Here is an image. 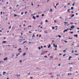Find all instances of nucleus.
I'll return each mask as SVG.
<instances>
[{"label": "nucleus", "mask_w": 79, "mask_h": 79, "mask_svg": "<svg viewBox=\"0 0 79 79\" xmlns=\"http://www.w3.org/2000/svg\"><path fill=\"white\" fill-rule=\"evenodd\" d=\"M44 34H47L48 33V31H44Z\"/></svg>", "instance_id": "obj_1"}, {"label": "nucleus", "mask_w": 79, "mask_h": 79, "mask_svg": "<svg viewBox=\"0 0 79 79\" xmlns=\"http://www.w3.org/2000/svg\"><path fill=\"white\" fill-rule=\"evenodd\" d=\"M71 29H73L74 28V26L72 25V26L71 27Z\"/></svg>", "instance_id": "obj_2"}, {"label": "nucleus", "mask_w": 79, "mask_h": 79, "mask_svg": "<svg viewBox=\"0 0 79 79\" xmlns=\"http://www.w3.org/2000/svg\"><path fill=\"white\" fill-rule=\"evenodd\" d=\"M8 60V58L7 57H6L3 60L4 61H5L6 60Z\"/></svg>", "instance_id": "obj_3"}, {"label": "nucleus", "mask_w": 79, "mask_h": 79, "mask_svg": "<svg viewBox=\"0 0 79 79\" xmlns=\"http://www.w3.org/2000/svg\"><path fill=\"white\" fill-rule=\"evenodd\" d=\"M68 30L67 29L65 30L64 31H63L64 33L65 32H67Z\"/></svg>", "instance_id": "obj_4"}, {"label": "nucleus", "mask_w": 79, "mask_h": 79, "mask_svg": "<svg viewBox=\"0 0 79 79\" xmlns=\"http://www.w3.org/2000/svg\"><path fill=\"white\" fill-rule=\"evenodd\" d=\"M52 9H50V10H49V12H52Z\"/></svg>", "instance_id": "obj_5"}, {"label": "nucleus", "mask_w": 79, "mask_h": 79, "mask_svg": "<svg viewBox=\"0 0 79 79\" xmlns=\"http://www.w3.org/2000/svg\"><path fill=\"white\" fill-rule=\"evenodd\" d=\"M71 10V9H68L67 10L69 12V13H70V11L69 10Z\"/></svg>", "instance_id": "obj_6"}, {"label": "nucleus", "mask_w": 79, "mask_h": 79, "mask_svg": "<svg viewBox=\"0 0 79 79\" xmlns=\"http://www.w3.org/2000/svg\"><path fill=\"white\" fill-rule=\"evenodd\" d=\"M26 42H27V41H25L23 43H22V44H24L25 43H26Z\"/></svg>", "instance_id": "obj_7"}, {"label": "nucleus", "mask_w": 79, "mask_h": 79, "mask_svg": "<svg viewBox=\"0 0 79 79\" xmlns=\"http://www.w3.org/2000/svg\"><path fill=\"white\" fill-rule=\"evenodd\" d=\"M5 74H6V72H3V76H4L5 75Z\"/></svg>", "instance_id": "obj_8"}, {"label": "nucleus", "mask_w": 79, "mask_h": 79, "mask_svg": "<svg viewBox=\"0 0 79 79\" xmlns=\"http://www.w3.org/2000/svg\"><path fill=\"white\" fill-rule=\"evenodd\" d=\"M71 58H72V57H71V56L69 57V58L68 59L69 60H70Z\"/></svg>", "instance_id": "obj_9"}, {"label": "nucleus", "mask_w": 79, "mask_h": 79, "mask_svg": "<svg viewBox=\"0 0 79 79\" xmlns=\"http://www.w3.org/2000/svg\"><path fill=\"white\" fill-rule=\"evenodd\" d=\"M70 24H71V25H72L73 24H74V23L73 22H71V23H70Z\"/></svg>", "instance_id": "obj_10"}, {"label": "nucleus", "mask_w": 79, "mask_h": 79, "mask_svg": "<svg viewBox=\"0 0 79 79\" xmlns=\"http://www.w3.org/2000/svg\"><path fill=\"white\" fill-rule=\"evenodd\" d=\"M74 9V7H72L71 8V10H73Z\"/></svg>", "instance_id": "obj_11"}, {"label": "nucleus", "mask_w": 79, "mask_h": 79, "mask_svg": "<svg viewBox=\"0 0 79 79\" xmlns=\"http://www.w3.org/2000/svg\"><path fill=\"white\" fill-rule=\"evenodd\" d=\"M26 55V53H24L23 54V56H25Z\"/></svg>", "instance_id": "obj_12"}, {"label": "nucleus", "mask_w": 79, "mask_h": 79, "mask_svg": "<svg viewBox=\"0 0 79 79\" xmlns=\"http://www.w3.org/2000/svg\"><path fill=\"white\" fill-rule=\"evenodd\" d=\"M34 19H35V17L34 16H33L32 17Z\"/></svg>", "instance_id": "obj_13"}, {"label": "nucleus", "mask_w": 79, "mask_h": 79, "mask_svg": "<svg viewBox=\"0 0 79 79\" xmlns=\"http://www.w3.org/2000/svg\"><path fill=\"white\" fill-rule=\"evenodd\" d=\"M6 42V41H2L3 44H4V43H5Z\"/></svg>", "instance_id": "obj_14"}, {"label": "nucleus", "mask_w": 79, "mask_h": 79, "mask_svg": "<svg viewBox=\"0 0 79 79\" xmlns=\"http://www.w3.org/2000/svg\"><path fill=\"white\" fill-rule=\"evenodd\" d=\"M64 23H65V25H66V24H68V22H64Z\"/></svg>", "instance_id": "obj_15"}, {"label": "nucleus", "mask_w": 79, "mask_h": 79, "mask_svg": "<svg viewBox=\"0 0 79 79\" xmlns=\"http://www.w3.org/2000/svg\"><path fill=\"white\" fill-rule=\"evenodd\" d=\"M74 37H77V35H74Z\"/></svg>", "instance_id": "obj_16"}, {"label": "nucleus", "mask_w": 79, "mask_h": 79, "mask_svg": "<svg viewBox=\"0 0 79 79\" xmlns=\"http://www.w3.org/2000/svg\"><path fill=\"white\" fill-rule=\"evenodd\" d=\"M54 46L55 47V48H57V45H54Z\"/></svg>", "instance_id": "obj_17"}, {"label": "nucleus", "mask_w": 79, "mask_h": 79, "mask_svg": "<svg viewBox=\"0 0 79 79\" xmlns=\"http://www.w3.org/2000/svg\"><path fill=\"white\" fill-rule=\"evenodd\" d=\"M18 51H19V50H21V48H19L18 50Z\"/></svg>", "instance_id": "obj_18"}, {"label": "nucleus", "mask_w": 79, "mask_h": 79, "mask_svg": "<svg viewBox=\"0 0 79 79\" xmlns=\"http://www.w3.org/2000/svg\"><path fill=\"white\" fill-rule=\"evenodd\" d=\"M74 15L73 14L72 16H71L72 18H73V17H74Z\"/></svg>", "instance_id": "obj_19"}, {"label": "nucleus", "mask_w": 79, "mask_h": 79, "mask_svg": "<svg viewBox=\"0 0 79 79\" xmlns=\"http://www.w3.org/2000/svg\"><path fill=\"white\" fill-rule=\"evenodd\" d=\"M16 76H17V77H18V76H20V75H18V74H17V75H16Z\"/></svg>", "instance_id": "obj_20"}, {"label": "nucleus", "mask_w": 79, "mask_h": 79, "mask_svg": "<svg viewBox=\"0 0 79 79\" xmlns=\"http://www.w3.org/2000/svg\"><path fill=\"white\" fill-rule=\"evenodd\" d=\"M58 36L59 38H61V36L60 35H58Z\"/></svg>", "instance_id": "obj_21"}, {"label": "nucleus", "mask_w": 79, "mask_h": 79, "mask_svg": "<svg viewBox=\"0 0 79 79\" xmlns=\"http://www.w3.org/2000/svg\"><path fill=\"white\" fill-rule=\"evenodd\" d=\"M14 16L15 17V16H18V15H16L15 14H14Z\"/></svg>", "instance_id": "obj_22"}, {"label": "nucleus", "mask_w": 79, "mask_h": 79, "mask_svg": "<svg viewBox=\"0 0 79 79\" xmlns=\"http://www.w3.org/2000/svg\"><path fill=\"white\" fill-rule=\"evenodd\" d=\"M34 37H35V36H34V34H33V36H32V37L33 38Z\"/></svg>", "instance_id": "obj_23"}, {"label": "nucleus", "mask_w": 79, "mask_h": 79, "mask_svg": "<svg viewBox=\"0 0 79 79\" xmlns=\"http://www.w3.org/2000/svg\"><path fill=\"white\" fill-rule=\"evenodd\" d=\"M23 13H24V12H22L21 13V15H23Z\"/></svg>", "instance_id": "obj_24"}, {"label": "nucleus", "mask_w": 79, "mask_h": 79, "mask_svg": "<svg viewBox=\"0 0 79 79\" xmlns=\"http://www.w3.org/2000/svg\"><path fill=\"white\" fill-rule=\"evenodd\" d=\"M44 53H42L41 54V55H44Z\"/></svg>", "instance_id": "obj_25"}, {"label": "nucleus", "mask_w": 79, "mask_h": 79, "mask_svg": "<svg viewBox=\"0 0 79 79\" xmlns=\"http://www.w3.org/2000/svg\"><path fill=\"white\" fill-rule=\"evenodd\" d=\"M52 29H55V27H52Z\"/></svg>", "instance_id": "obj_26"}, {"label": "nucleus", "mask_w": 79, "mask_h": 79, "mask_svg": "<svg viewBox=\"0 0 79 79\" xmlns=\"http://www.w3.org/2000/svg\"><path fill=\"white\" fill-rule=\"evenodd\" d=\"M64 42H65V43H68V41H64Z\"/></svg>", "instance_id": "obj_27"}, {"label": "nucleus", "mask_w": 79, "mask_h": 79, "mask_svg": "<svg viewBox=\"0 0 79 79\" xmlns=\"http://www.w3.org/2000/svg\"><path fill=\"white\" fill-rule=\"evenodd\" d=\"M3 61H2L0 62V63H3Z\"/></svg>", "instance_id": "obj_28"}, {"label": "nucleus", "mask_w": 79, "mask_h": 79, "mask_svg": "<svg viewBox=\"0 0 79 79\" xmlns=\"http://www.w3.org/2000/svg\"><path fill=\"white\" fill-rule=\"evenodd\" d=\"M38 48H39V50H40V49H41V48H40V47H39Z\"/></svg>", "instance_id": "obj_29"}, {"label": "nucleus", "mask_w": 79, "mask_h": 79, "mask_svg": "<svg viewBox=\"0 0 79 79\" xmlns=\"http://www.w3.org/2000/svg\"><path fill=\"white\" fill-rule=\"evenodd\" d=\"M44 14H42V15H41V16H44Z\"/></svg>", "instance_id": "obj_30"}, {"label": "nucleus", "mask_w": 79, "mask_h": 79, "mask_svg": "<svg viewBox=\"0 0 79 79\" xmlns=\"http://www.w3.org/2000/svg\"><path fill=\"white\" fill-rule=\"evenodd\" d=\"M39 15L36 16V18H39Z\"/></svg>", "instance_id": "obj_31"}, {"label": "nucleus", "mask_w": 79, "mask_h": 79, "mask_svg": "<svg viewBox=\"0 0 79 79\" xmlns=\"http://www.w3.org/2000/svg\"><path fill=\"white\" fill-rule=\"evenodd\" d=\"M53 77V76L52 75L51 76V77Z\"/></svg>", "instance_id": "obj_32"}, {"label": "nucleus", "mask_w": 79, "mask_h": 79, "mask_svg": "<svg viewBox=\"0 0 79 79\" xmlns=\"http://www.w3.org/2000/svg\"><path fill=\"white\" fill-rule=\"evenodd\" d=\"M11 26H10L9 27V29H11Z\"/></svg>", "instance_id": "obj_33"}, {"label": "nucleus", "mask_w": 79, "mask_h": 79, "mask_svg": "<svg viewBox=\"0 0 79 79\" xmlns=\"http://www.w3.org/2000/svg\"><path fill=\"white\" fill-rule=\"evenodd\" d=\"M64 52H66V50H64L63 51Z\"/></svg>", "instance_id": "obj_34"}, {"label": "nucleus", "mask_w": 79, "mask_h": 79, "mask_svg": "<svg viewBox=\"0 0 79 79\" xmlns=\"http://www.w3.org/2000/svg\"><path fill=\"white\" fill-rule=\"evenodd\" d=\"M29 32L30 34H31V33H32V32H31L30 31H29Z\"/></svg>", "instance_id": "obj_35"}, {"label": "nucleus", "mask_w": 79, "mask_h": 79, "mask_svg": "<svg viewBox=\"0 0 79 79\" xmlns=\"http://www.w3.org/2000/svg\"><path fill=\"white\" fill-rule=\"evenodd\" d=\"M44 58H47V56H44Z\"/></svg>", "instance_id": "obj_36"}, {"label": "nucleus", "mask_w": 79, "mask_h": 79, "mask_svg": "<svg viewBox=\"0 0 79 79\" xmlns=\"http://www.w3.org/2000/svg\"><path fill=\"white\" fill-rule=\"evenodd\" d=\"M45 22H46V23H47V22H48V21H47V20H46Z\"/></svg>", "instance_id": "obj_37"}, {"label": "nucleus", "mask_w": 79, "mask_h": 79, "mask_svg": "<svg viewBox=\"0 0 79 79\" xmlns=\"http://www.w3.org/2000/svg\"><path fill=\"white\" fill-rule=\"evenodd\" d=\"M72 53H74V51L72 50Z\"/></svg>", "instance_id": "obj_38"}, {"label": "nucleus", "mask_w": 79, "mask_h": 79, "mask_svg": "<svg viewBox=\"0 0 79 79\" xmlns=\"http://www.w3.org/2000/svg\"><path fill=\"white\" fill-rule=\"evenodd\" d=\"M50 48V46H49L48 47V48Z\"/></svg>", "instance_id": "obj_39"}, {"label": "nucleus", "mask_w": 79, "mask_h": 79, "mask_svg": "<svg viewBox=\"0 0 79 79\" xmlns=\"http://www.w3.org/2000/svg\"><path fill=\"white\" fill-rule=\"evenodd\" d=\"M75 55H78L79 54H75Z\"/></svg>", "instance_id": "obj_40"}, {"label": "nucleus", "mask_w": 79, "mask_h": 79, "mask_svg": "<svg viewBox=\"0 0 79 79\" xmlns=\"http://www.w3.org/2000/svg\"><path fill=\"white\" fill-rule=\"evenodd\" d=\"M66 56V54H64L63 55V56Z\"/></svg>", "instance_id": "obj_41"}, {"label": "nucleus", "mask_w": 79, "mask_h": 79, "mask_svg": "<svg viewBox=\"0 0 79 79\" xmlns=\"http://www.w3.org/2000/svg\"><path fill=\"white\" fill-rule=\"evenodd\" d=\"M56 4V6H57V5H58V4Z\"/></svg>", "instance_id": "obj_42"}, {"label": "nucleus", "mask_w": 79, "mask_h": 79, "mask_svg": "<svg viewBox=\"0 0 79 79\" xmlns=\"http://www.w3.org/2000/svg\"><path fill=\"white\" fill-rule=\"evenodd\" d=\"M68 5H70V3H69L67 4Z\"/></svg>", "instance_id": "obj_43"}, {"label": "nucleus", "mask_w": 79, "mask_h": 79, "mask_svg": "<svg viewBox=\"0 0 79 79\" xmlns=\"http://www.w3.org/2000/svg\"><path fill=\"white\" fill-rule=\"evenodd\" d=\"M18 6H19V5H17L16 6V7H18Z\"/></svg>", "instance_id": "obj_44"}, {"label": "nucleus", "mask_w": 79, "mask_h": 79, "mask_svg": "<svg viewBox=\"0 0 79 79\" xmlns=\"http://www.w3.org/2000/svg\"><path fill=\"white\" fill-rule=\"evenodd\" d=\"M1 15H2V12H1Z\"/></svg>", "instance_id": "obj_45"}, {"label": "nucleus", "mask_w": 79, "mask_h": 79, "mask_svg": "<svg viewBox=\"0 0 79 79\" xmlns=\"http://www.w3.org/2000/svg\"><path fill=\"white\" fill-rule=\"evenodd\" d=\"M70 33H71V34H73V32L72 31V32H70Z\"/></svg>", "instance_id": "obj_46"}, {"label": "nucleus", "mask_w": 79, "mask_h": 79, "mask_svg": "<svg viewBox=\"0 0 79 79\" xmlns=\"http://www.w3.org/2000/svg\"><path fill=\"white\" fill-rule=\"evenodd\" d=\"M41 48H43V47H42V46H41Z\"/></svg>", "instance_id": "obj_47"}, {"label": "nucleus", "mask_w": 79, "mask_h": 79, "mask_svg": "<svg viewBox=\"0 0 79 79\" xmlns=\"http://www.w3.org/2000/svg\"><path fill=\"white\" fill-rule=\"evenodd\" d=\"M61 54H59V55H60V56H61Z\"/></svg>", "instance_id": "obj_48"}, {"label": "nucleus", "mask_w": 79, "mask_h": 79, "mask_svg": "<svg viewBox=\"0 0 79 79\" xmlns=\"http://www.w3.org/2000/svg\"><path fill=\"white\" fill-rule=\"evenodd\" d=\"M60 65H61V64H59L58 65V66H60Z\"/></svg>", "instance_id": "obj_49"}, {"label": "nucleus", "mask_w": 79, "mask_h": 79, "mask_svg": "<svg viewBox=\"0 0 79 79\" xmlns=\"http://www.w3.org/2000/svg\"><path fill=\"white\" fill-rule=\"evenodd\" d=\"M54 50H57V49L55 48V49Z\"/></svg>", "instance_id": "obj_50"}, {"label": "nucleus", "mask_w": 79, "mask_h": 79, "mask_svg": "<svg viewBox=\"0 0 79 79\" xmlns=\"http://www.w3.org/2000/svg\"><path fill=\"white\" fill-rule=\"evenodd\" d=\"M50 58H53V57L52 56H50Z\"/></svg>", "instance_id": "obj_51"}, {"label": "nucleus", "mask_w": 79, "mask_h": 79, "mask_svg": "<svg viewBox=\"0 0 79 79\" xmlns=\"http://www.w3.org/2000/svg\"><path fill=\"white\" fill-rule=\"evenodd\" d=\"M76 15H78V14H77V13H76Z\"/></svg>", "instance_id": "obj_52"}, {"label": "nucleus", "mask_w": 79, "mask_h": 79, "mask_svg": "<svg viewBox=\"0 0 79 79\" xmlns=\"http://www.w3.org/2000/svg\"><path fill=\"white\" fill-rule=\"evenodd\" d=\"M72 6H74V4H73Z\"/></svg>", "instance_id": "obj_53"}, {"label": "nucleus", "mask_w": 79, "mask_h": 79, "mask_svg": "<svg viewBox=\"0 0 79 79\" xmlns=\"http://www.w3.org/2000/svg\"><path fill=\"white\" fill-rule=\"evenodd\" d=\"M39 37H41V35H40L39 36Z\"/></svg>", "instance_id": "obj_54"}, {"label": "nucleus", "mask_w": 79, "mask_h": 79, "mask_svg": "<svg viewBox=\"0 0 79 79\" xmlns=\"http://www.w3.org/2000/svg\"><path fill=\"white\" fill-rule=\"evenodd\" d=\"M29 74H30V73H28V74H27V75H29Z\"/></svg>", "instance_id": "obj_55"}, {"label": "nucleus", "mask_w": 79, "mask_h": 79, "mask_svg": "<svg viewBox=\"0 0 79 79\" xmlns=\"http://www.w3.org/2000/svg\"><path fill=\"white\" fill-rule=\"evenodd\" d=\"M70 74H69V73H68V76H69Z\"/></svg>", "instance_id": "obj_56"}, {"label": "nucleus", "mask_w": 79, "mask_h": 79, "mask_svg": "<svg viewBox=\"0 0 79 79\" xmlns=\"http://www.w3.org/2000/svg\"><path fill=\"white\" fill-rule=\"evenodd\" d=\"M55 27H58V26H55Z\"/></svg>", "instance_id": "obj_57"}, {"label": "nucleus", "mask_w": 79, "mask_h": 79, "mask_svg": "<svg viewBox=\"0 0 79 79\" xmlns=\"http://www.w3.org/2000/svg\"><path fill=\"white\" fill-rule=\"evenodd\" d=\"M69 30H70L71 31V30H72V29H69Z\"/></svg>", "instance_id": "obj_58"}, {"label": "nucleus", "mask_w": 79, "mask_h": 79, "mask_svg": "<svg viewBox=\"0 0 79 79\" xmlns=\"http://www.w3.org/2000/svg\"><path fill=\"white\" fill-rule=\"evenodd\" d=\"M40 27V25H39V26H38V27Z\"/></svg>", "instance_id": "obj_59"}, {"label": "nucleus", "mask_w": 79, "mask_h": 79, "mask_svg": "<svg viewBox=\"0 0 79 79\" xmlns=\"http://www.w3.org/2000/svg\"><path fill=\"white\" fill-rule=\"evenodd\" d=\"M31 42H29V44H31Z\"/></svg>", "instance_id": "obj_60"}, {"label": "nucleus", "mask_w": 79, "mask_h": 79, "mask_svg": "<svg viewBox=\"0 0 79 79\" xmlns=\"http://www.w3.org/2000/svg\"><path fill=\"white\" fill-rule=\"evenodd\" d=\"M33 5H34V4H31V6H33Z\"/></svg>", "instance_id": "obj_61"}, {"label": "nucleus", "mask_w": 79, "mask_h": 79, "mask_svg": "<svg viewBox=\"0 0 79 79\" xmlns=\"http://www.w3.org/2000/svg\"><path fill=\"white\" fill-rule=\"evenodd\" d=\"M77 52V51H75V52Z\"/></svg>", "instance_id": "obj_62"}, {"label": "nucleus", "mask_w": 79, "mask_h": 79, "mask_svg": "<svg viewBox=\"0 0 79 79\" xmlns=\"http://www.w3.org/2000/svg\"><path fill=\"white\" fill-rule=\"evenodd\" d=\"M77 29H78V30H79V28H77Z\"/></svg>", "instance_id": "obj_63"}, {"label": "nucleus", "mask_w": 79, "mask_h": 79, "mask_svg": "<svg viewBox=\"0 0 79 79\" xmlns=\"http://www.w3.org/2000/svg\"><path fill=\"white\" fill-rule=\"evenodd\" d=\"M30 79H32V77H31Z\"/></svg>", "instance_id": "obj_64"}]
</instances>
